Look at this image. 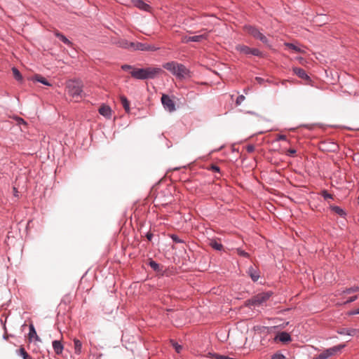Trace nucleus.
I'll return each mask as SVG.
<instances>
[{"mask_svg": "<svg viewBox=\"0 0 359 359\" xmlns=\"http://www.w3.org/2000/svg\"><path fill=\"white\" fill-rule=\"evenodd\" d=\"M163 72H164L163 70L160 67H149L133 69L130 74L135 79L146 80L154 79Z\"/></svg>", "mask_w": 359, "mask_h": 359, "instance_id": "1", "label": "nucleus"}, {"mask_svg": "<svg viewBox=\"0 0 359 359\" xmlns=\"http://www.w3.org/2000/svg\"><path fill=\"white\" fill-rule=\"evenodd\" d=\"M163 67L180 79L191 76V72L189 69H187L183 64L178 63L175 61L163 64Z\"/></svg>", "mask_w": 359, "mask_h": 359, "instance_id": "2", "label": "nucleus"}, {"mask_svg": "<svg viewBox=\"0 0 359 359\" xmlns=\"http://www.w3.org/2000/svg\"><path fill=\"white\" fill-rule=\"evenodd\" d=\"M172 187H165L157 191L154 198L156 205L166 206L173 201Z\"/></svg>", "mask_w": 359, "mask_h": 359, "instance_id": "3", "label": "nucleus"}, {"mask_svg": "<svg viewBox=\"0 0 359 359\" xmlns=\"http://www.w3.org/2000/svg\"><path fill=\"white\" fill-rule=\"evenodd\" d=\"M83 88L81 80L71 79L66 83L68 95L75 99L82 98Z\"/></svg>", "mask_w": 359, "mask_h": 359, "instance_id": "4", "label": "nucleus"}, {"mask_svg": "<svg viewBox=\"0 0 359 359\" xmlns=\"http://www.w3.org/2000/svg\"><path fill=\"white\" fill-rule=\"evenodd\" d=\"M243 29L254 39L259 40L267 46H270L268 38L257 27L251 25H245L243 27Z\"/></svg>", "mask_w": 359, "mask_h": 359, "instance_id": "5", "label": "nucleus"}, {"mask_svg": "<svg viewBox=\"0 0 359 359\" xmlns=\"http://www.w3.org/2000/svg\"><path fill=\"white\" fill-rule=\"evenodd\" d=\"M272 295L271 292L259 293L245 302V306L249 308L257 306L266 302Z\"/></svg>", "mask_w": 359, "mask_h": 359, "instance_id": "6", "label": "nucleus"}, {"mask_svg": "<svg viewBox=\"0 0 359 359\" xmlns=\"http://www.w3.org/2000/svg\"><path fill=\"white\" fill-rule=\"evenodd\" d=\"M320 149L326 152H337L339 147V145L330 140H325L320 142Z\"/></svg>", "mask_w": 359, "mask_h": 359, "instance_id": "7", "label": "nucleus"}, {"mask_svg": "<svg viewBox=\"0 0 359 359\" xmlns=\"http://www.w3.org/2000/svg\"><path fill=\"white\" fill-rule=\"evenodd\" d=\"M147 265L149 266L158 276H163L166 275L167 269L164 266L157 263L151 258L148 259Z\"/></svg>", "mask_w": 359, "mask_h": 359, "instance_id": "8", "label": "nucleus"}, {"mask_svg": "<svg viewBox=\"0 0 359 359\" xmlns=\"http://www.w3.org/2000/svg\"><path fill=\"white\" fill-rule=\"evenodd\" d=\"M161 102L165 109L169 112L176 110L175 104L169 95L163 94L161 97Z\"/></svg>", "mask_w": 359, "mask_h": 359, "instance_id": "9", "label": "nucleus"}, {"mask_svg": "<svg viewBox=\"0 0 359 359\" xmlns=\"http://www.w3.org/2000/svg\"><path fill=\"white\" fill-rule=\"evenodd\" d=\"M293 72L299 78L305 81L307 85H312L313 81L311 77L306 74V71L300 67H294Z\"/></svg>", "mask_w": 359, "mask_h": 359, "instance_id": "10", "label": "nucleus"}, {"mask_svg": "<svg viewBox=\"0 0 359 359\" xmlns=\"http://www.w3.org/2000/svg\"><path fill=\"white\" fill-rule=\"evenodd\" d=\"M248 276L251 278L253 282H257L260 277V271L257 267L250 266L247 271Z\"/></svg>", "mask_w": 359, "mask_h": 359, "instance_id": "11", "label": "nucleus"}, {"mask_svg": "<svg viewBox=\"0 0 359 359\" xmlns=\"http://www.w3.org/2000/svg\"><path fill=\"white\" fill-rule=\"evenodd\" d=\"M346 346V344H339L327 349H325V352L328 355V358L337 355L338 353H340L341 350Z\"/></svg>", "mask_w": 359, "mask_h": 359, "instance_id": "12", "label": "nucleus"}, {"mask_svg": "<svg viewBox=\"0 0 359 359\" xmlns=\"http://www.w3.org/2000/svg\"><path fill=\"white\" fill-rule=\"evenodd\" d=\"M133 5L144 11H149L151 6L142 0H130Z\"/></svg>", "mask_w": 359, "mask_h": 359, "instance_id": "13", "label": "nucleus"}, {"mask_svg": "<svg viewBox=\"0 0 359 359\" xmlns=\"http://www.w3.org/2000/svg\"><path fill=\"white\" fill-rule=\"evenodd\" d=\"M99 113L107 119L111 117V109L109 105L103 104L98 110Z\"/></svg>", "mask_w": 359, "mask_h": 359, "instance_id": "14", "label": "nucleus"}, {"mask_svg": "<svg viewBox=\"0 0 359 359\" xmlns=\"http://www.w3.org/2000/svg\"><path fill=\"white\" fill-rule=\"evenodd\" d=\"M337 333L342 335L355 336L359 334V330L354 328H341Z\"/></svg>", "mask_w": 359, "mask_h": 359, "instance_id": "15", "label": "nucleus"}, {"mask_svg": "<svg viewBox=\"0 0 359 359\" xmlns=\"http://www.w3.org/2000/svg\"><path fill=\"white\" fill-rule=\"evenodd\" d=\"M158 48L153 45H150L148 43H144L141 42H137V50L142 51H155Z\"/></svg>", "mask_w": 359, "mask_h": 359, "instance_id": "16", "label": "nucleus"}, {"mask_svg": "<svg viewBox=\"0 0 359 359\" xmlns=\"http://www.w3.org/2000/svg\"><path fill=\"white\" fill-rule=\"evenodd\" d=\"M329 208L332 212L335 213L336 215H339L342 218H346L347 215L346 212L339 206L330 205Z\"/></svg>", "mask_w": 359, "mask_h": 359, "instance_id": "17", "label": "nucleus"}, {"mask_svg": "<svg viewBox=\"0 0 359 359\" xmlns=\"http://www.w3.org/2000/svg\"><path fill=\"white\" fill-rule=\"evenodd\" d=\"M29 333H28V339L30 341H32L33 339L34 341H40L41 339L37 335L35 327L32 323H30L29 325Z\"/></svg>", "mask_w": 359, "mask_h": 359, "instance_id": "18", "label": "nucleus"}, {"mask_svg": "<svg viewBox=\"0 0 359 359\" xmlns=\"http://www.w3.org/2000/svg\"><path fill=\"white\" fill-rule=\"evenodd\" d=\"M54 35L58 38L61 41H62L65 44L72 46L73 43L70 41L62 33L59 32L58 30H55L53 32Z\"/></svg>", "mask_w": 359, "mask_h": 359, "instance_id": "19", "label": "nucleus"}, {"mask_svg": "<svg viewBox=\"0 0 359 359\" xmlns=\"http://www.w3.org/2000/svg\"><path fill=\"white\" fill-rule=\"evenodd\" d=\"M53 350L57 355H60L64 349V346L61 341L54 340L52 342Z\"/></svg>", "mask_w": 359, "mask_h": 359, "instance_id": "20", "label": "nucleus"}, {"mask_svg": "<svg viewBox=\"0 0 359 359\" xmlns=\"http://www.w3.org/2000/svg\"><path fill=\"white\" fill-rule=\"evenodd\" d=\"M236 50L245 55H251V48L245 45L238 44L236 46Z\"/></svg>", "mask_w": 359, "mask_h": 359, "instance_id": "21", "label": "nucleus"}, {"mask_svg": "<svg viewBox=\"0 0 359 359\" xmlns=\"http://www.w3.org/2000/svg\"><path fill=\"white\" fill-rule=\"evenodd\" d=\"M276 339H278V340L283 343H288L292 341L290 334L286 332H280L278 336H276Z\"/></svg>", "mask_w": 359, "mask_h": 359, "instance_id": "22", "label": "nucleus"}, {"mask_svg": "<svg viewBox=\"0 0 359 359\" xmlns=\"http://www.w3.org/2000/svg\"><path fill=\"white\" fill-rule=\"evenodd\" d=\"M120 98V101L123 105V107L124 108L127 114H129L130 111V102L129 100H128V98L123 95H120L119 97Z\"/></svg>", "mask_w": 359, "mask_h": 359, "instance_id": "23", "label": "nucleus"}, {"mask_svg": "<svg viewBox=\"0 0 359 359\" xmlns=\"http://www.w3.org/2000/svg\"><path fill=\"white\" fill-rule=\"evenodd\" d=\"M33 81L39 82L45 86H50L51 83L41 74H35L32 79Z\"/></svg>", "mask_w": 359, "mask_h": 359, "instance_id": "24", "label": "nucleus"}, {"mask_svg": "<svg viewBox=\"0 0 359 359\" xmlns=\"http://www.w3.org/2000/svg\"><path fill=\"white\" fill-rule=\"evenodd\" d=\"M209 245L214 250L217 251L224 250V245L218 243L215 239H212L210 241Z\"/></svg>", "mask_w": 359, "mask_h": 359, "instance_id": "25", "label": "nucleus"}, {"mask_svg": "<svg viewBox=\"0 0 359 359\" xmlns=\"http://www.w3.org/2000/svg\"><path fill=\"white\" fill-rule=\"evenodd\" d=\"M74 353L76 355H79L81 353V348H82V342L78 339H74Z\"/></svg>", "mask_w": 359, "mask_h": 359, "instance_id": "26", "label": "nucleus"}, {"mask_svg": "<svg viewBox=\"0 0 359 359\" xmlns=\"http://www.w3.org/2000/svg\"><path fill=\"white\" fill-rule=\"evenodd\" d=\"M129 43L130 41H128L127 39H118L116 42V45L119 47V48H125V49H128V48H129Z\"/></svg>", "mask_w": 359, "mask_h": 359, "instance_id": "27", "label": "nucleus"}, {"mask_svg": "<svg viewBox=\"0 0 359 359\" xmlns=\"http://www.w3.org/2000/svg\"><path fill=\"white\" fill-rule=\"evenodd\" d=\"M208 37V34L207 33L200 34V35H196L191 36V41L193 42H201L203 40L207 39Z\"/></svg>", "mask_w": 359, "mask_h": 359, "instance_id": "28", "label": "nucleus"}, {"mask_svg": "<svg viewBox=\"0 0 359 359\" xmlns=\"http://www.w3.org/2000/svg\"><path fill=\"white\" fill-rule=\"evenodd\" d=\"M17 353L23 359H32V358L28 354L23 346H20V348L17 351Z\"/></svg>", "mask_w": 359, "mask_h": 359, "instance_id": "29", "label": "nucleus"}, {"mask_svg": "<svg viewBox=\"0 0 359 359\" xmlns=\"http://www.w3.org/2000/svg\"><path fill=\"white\" fill-rule=\"evenodd\" d=\"M12 72L14 79L19 82H22L23 78L20 72L15 67L12 68Z\"/></svg>", "mask_w": 359, "mask_h": 359, "instance_id": "30", "label": "nucleus"}, {"mask_svg": "<svg viewBox=\"0 0 359 359\" xmlns=\"http://www.w3.org/2000/svg\"><path fill=\"white\" fill-rule=\"evenodd\" d=\"M208 356L211 358H215V359H235L233 358H230L227 355H220V354L216 353H208Z\"/></svg>", "mask_w": 359, "mask_h": 359, "instance_id": "31", "label": "nucleus"}, {"mask_svg": "<svg viewBox=\"0 0 359 359\" xmlns=\"http://www.w3.org/2000/svg\"><path fill=\"white\" fill-rule=\"evenodd\" d=\"M359 292V286H353L351 287L346 288L342 291L343 294H351L353 292Z\"/></svg>", "mask_w": 359, "mask_h": 359, "instance_id": "32", "label": "nucleus"}, {"mask_svg": "<svg viewBox=\"0 0 359 359\" xmlns=\"http://www.w3.org/2000/svg\"><path fill=\"white\" fill-rule=\"evenodd\" d=\"M251 55L257 56L258 57H264V54L260 51L258 48H251Z\"/></svg>", "mask_w": 359, "mask_h": 359, "instance_id": "33", "label": "nucleus"}, {"mask_svg": "<svg viewBox=\"0 0 359 359\" xmlns=\"http://www.w3.org/2000/svg\"><path fill=\"white\" fill-rule=\"evenodd\" d=\"M170 238L172 240V241L175 243H184V241L181 239L176 234H170Z\"/></svg>", "mask_w": 359, "mask_h": 359, "instance_id": "34", "label": "nucleus"}, {"mask_svg": "<svg viewBox=\"0 0 359 359\" xmlns=\"http://www.w3.org/2000/svg\"><path fill=\"white\" fill-rule=\"evenodd\" d=\"M170 342L172 347L175 348V351L177 353H180L182 350V346L180 345L177 342L175 341L174 340H171Z\"/></svg>", "mask_w": 359, "mask_h": 359, "instance_id": "35", "label": "nucleus"}, {"mask_svg": "<svg viewBox=\"0 0 359 359\" xmlns=\"http://www.w3.org/2000/svg\"><path fill=\"white\" fill-rule=\"evenodd\" d=\"M321 196L323 197V198L325 200L334 198V196L332 194L328 193V191L327 190L322 191Z\"/></svg>", "mask_w": 359, "mask_h": 359, "instance_id": "36", "label": "nucleus"}, {"mask_svg": "<svg viewBox=\"0 0 359 359\" xmlns=\"http://www.w3.org/2000/svg\"><path fill=\"white\" fill-rule=\"evenodd\" d=\"M236 252L239 256L246 257V258L250 257V254L248 252H245V250H242L241 248H237Z\"/></svg>", "mask_w": 359, "mask_h": 359, "instance_id": "37", "label": "nucleus"}, {"mask_svg": "<svg viewBox=\"0 0 359 359\" xmlns=\"http://www.w3.org/2000/svg\"><path fill=\"white\" fill-rule=\"evenodd\" d=\"M289 48L294 50L296 53H301L302 50L298 46H295L293 43H287L285 44Z\"/></svg>", "mask_w": 359, "mask_h": 359, "instance_id": "38", "label": "nucleus"}, {"mask_svg": "<svg viewBox=\"0 0 359 359\" xmlns=\"http://www.w3.org/2000/svg\"><path fill=\"white\" fill-rule=\"evenodd\" d=\"M328 355H327L325 351L320 353L319 355H316L313 359H327Z\"/></svg>", "mask_w": 359, "mask_h": 359, "instance_id": "39", "label": "nucleus"}, {"mask_svg": "<svg viewBox=\"0 0 359 359\" xmlns=\"http://www.w3.org/2000/svg\"><path fill=\"white\" fill-rule=\"evenodd\" d=\"M271 359H285V357L283 354L280 352H276L272 355Z\"/></svg>", "mask_w": 359, "mask_h": 359, "instance_id": "40", "label": "nucleus"}, {"mask_svg": "<svg viewBox=\"0 0 359 359\" xmlns=\"http://www.w3.org/2000/svg\"><path fill=\"white\" fill-rule=\"evenodd\" d=\"M133 69H135V68L133 66L130 65H121V69L123 70V71H128V70L133 71Z\"/></svg>", "mask_w": 359, "mask_h": 359, "instance_id": "41", "label": "nucleus"}, {"mask_svg": "<svg viewBox=\"0 0 359 359\" xmlns=\"http://www.w3.org/2000/svg\"><path fill=\"white\" fill-rule=\"evenodd\" d=\"M208 169L213 172H220L219 167L215 164H212Z\"/></svg>", "mask_w": 359, "mask_h": 359, "instance_id": "42", "label": "nucleus"}, {"mask_svg": "<svg viewBox=\"0 0 359 359\" xmlns=\"http://www.w3.org/2000/svg\"><path fill=\"white\" fill-rule=\"evenodd\" d=\"M137 41H136V42L130 41L128 50H137Z\"/></svg>", "mask_w": 359, "mask_h": 359, "instance_id": "43", "label": "nucleus"}, {"mask_svg": "<svg viewBox=\"0 0 359 359\" xmlns=\"http://www.w3.org/2000/svg\"><path fill=\"white\" fill-rule=\"evenodd\" d=\"M244 100H245L244 95H241L238 96V97L236 98V104L240 105Z\"/></svg>", "mask_w": 359, "mask_h": 359, "instance_id": "44", "label": "nucleus"}, {"mask_svg": "<svg viewBox=\"0 0 359 359\" xmlns=\"http://www.w3.org/2000/svg\"><path fill=\"white\" fill-rule=\"evenodd\" d=\"M297 153V150L293 148H290L287 151L286 154L289 156H294Z\"/></svg>", "mask_w": 359, "mask_h": 359, "instance_id": "45", "label": "nucleus"}, {"mask_svg": "<svg viewBox=\"0 0 359 359\" xmlns=\"http://www.w3.org/2000/svg\"><path fill=\"white\" fill-rule=\"evenodd\" d=\"M358 299V295H354V296H352V297H350L345 302L344 304H349V303H351V302H355L356 299Z\"/></svg>", "mask_w": 359, "mask_h": 359, "instance_id": "46", "label": "nucleus"}, {"mask_svg": "<svg viewBox=\"0 0 359 359\" xmlns=\"http://www.w3.org/2000/svg\"><path fill=\"white\" fill-rule=\"evenodd\" d=\"M357 314H359V308H358L356 309L351 310L347 312L348 316H353V315H357Z\"/></svg>", "mask_w": 359, "mask_h": 359, "instance_id": "47", "label": "nucleus"}, {"mask_svg": "<svg viewBox=\"0 0 359 359\" xmlns=\"http://www.w3.org/2000/svg\"><path fill=\"white\" fill-rule=\"evenodd\" d=\"M255 146L253 144H248L246 146V151L248 153H252L255 151Z\"/></svg>", "mask_w": 359, "mask_h": 359, "instance_id": "48", "label": "nucleus"}, {"mask_svg": "<svg viewBox=\"0 0 359 359\" xmlns=\"http://www.w3.org/2000/svg\"><path fill=\"white\" fill-rule=\"evenodd\" d=\"M255 80L257 81V83L260 85H262L264 84V83L265 81H267V82H269V80H265L264 79L262 78V77H256L255 78Z\"/></svg>", "mask_w": 359, "mask_h": 359, "instance_id": "49", "label": "nucleus"}, {"mask_svg": "<svg viewBox=\"0 0 359 359\" xmlns=\"http://www.w3.org/2000/svg\"><path fill=\"white\" fill-rule=\"evenodd\" d=\"M15 120L17 121V122L19 125H20V124L27 125L26 121L21 117L17 116L15 118Z\"/></svg>", "mask_w": 359, "mask_h": 359, "instance_id": "50", "label": "nucleus"}, {"mask_svg": "<svg viewBox=\"0 0 359 359\" xmlns=\"http://www.w3.org/2000/svg\"><path fill=\"white\" fill-rule=\"evenodd\" d=\"M145 237L147 238V239L149 241H151L153 237H154V235L153 233L151 232V231H148L145 233Z\"/></svg>", "mask_w": 359, "mask_h": 359, "instance_id": "51", "label": "nucleus"}, {"mask_svg": "<svg viewBox=\"0 0 359 359\" xmlns=\"http://www.w3.org/2000/svg\"><path fill=\"white\" fill-rule=\"evenodd\" d=\"M191 36H184L182 39V43H189L191 41Z\"/></svg>", "mask_w": 359, "mask_h": 359, "instance_id": "52", "label": "nucleus"}, {"mask_svg": "<svg viewBox=\"0 0 359 359\" xmlns=\"http://www.w3.org/2000/svg\"><path fill=\"white\" fill-rule=\"evenodd\" d=\"M4 330H5V333H4V336H3V338H4L5 340H7V339H8V337H14V335H13V334H8L6 333V325H4Z\"/></svg>", "mask_w": 359, "mask_h": 359, "instance_id": "53", "label": "nucleus"}, {"mask_svg": "<svg viewBox=\"0 0 359 359\" xmlns=\"http://www.w3.org/2000/svg\"><path fill=\"white\" fill-rule=\"evenodd\" d=\"M192 181L191 180H187L184 181V185L187 188H194V187H191V184Z\"/></svg>", "mask_w": 359, "mask_h": 359, "instance_id": "54", "label": "nucleus"}, {"mask_svg": "<svg viewBox=\"0 0 359 359\" xmlns=\"http://www.w3.org/2000/svg\"><path fill=\"white\" fill-rule=\"evenodd\" d=\"M287 137L285 135H278L277 140H286Z\"/></svg>", "mask_w": 359, "mask_h": 359, "instance_id": "55", "label": "nucleus"}, {"mask_svg": "<svg viewBox=\"0 0 359 359\" xmlns=\"http://www.w3.org/2000/svg\"><path fill=\"white\" fill-rule=\"evenodd\" d=\"M197 94L194 93V92L191 91L187 94V96H190V97H193L194 95H196Z\"/></svg>", "mask_w": 359, "mask_h": 359, "instance_id": "56", "label": "nucleus"}, {"mask_svg": "<svg viewBox=\"0 0 359 359\" xmlns=\"http://www.w3.org/2000/svg\"><path fill=\"white\" fill-rule=\"evenodd\" d=\"M13 191H14V195L15 196H18V194H17L18 190H17V189L15 187H13Z\"/></svg>", "mask_w": 359, "mask_h": 359, "instance_id": "57", "label": "nucleus"}, {"mask_svg": "<svg viewBox=\"0 0 359 359\" xmlns=\"http://www.w3.org/2000/svg\"><path fill=\"white\" fill-rule=\"evenodd\" d=\"M166 311H167L168 312L173 311V310H172V309H167Z\"/></svg>", "mask_w": 359, "mask_h": 359, "instance_id": "58", "label": "nucleus"}]
</instances>
